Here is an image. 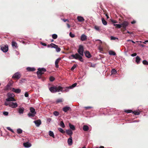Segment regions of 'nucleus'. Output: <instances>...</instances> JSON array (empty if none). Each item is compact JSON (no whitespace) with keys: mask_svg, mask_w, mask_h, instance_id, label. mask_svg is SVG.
I'll list each match as a JSON object with an SVG mask.
<instances>
[{"mask_svg":"<svg viewBox=\"0 0 148 148\" xmlns=\"http://www.w3.org/2000/svg\"><path fill=\"white\" fill-rule=\"evenodd\" d=\"M84 47L82 45H79L77 50L78 53H76L75 55L72 54L71 55V56L73 57V59L78 60L81 62H83L84 60L82 58V56L84 55Z\"/></svg>","mask_w":148,"mask_h":148,"instance_id":"obj_1","label":"nucleus"},{"mask_svg":"<svg viewBox=\"0 0 148 148\" xmlns=\"http://www.w3.org/2000/svg\"><path fill=\"white\" fill-rule=\"evenodd\" d=\"M61 88V86H59L58 87L53 86L49 88V90L51 92L55 93L59 92Z\"/></svg>","mask_w":148,"mask_h":148,"instance_id":"obj_2","label":"nucleus"},{"mask_svg":"<svg viewBox=\"0 0 148 148\" xmlns=\"http://www.w3.org/2000/svg\"><path fill=\"white\" fill-rule=\"evenodd\" d=\"M30 112H29L27 114V115L29 117H34L36 114V112L35 110L33 108L31 107L30 108Z\"/></svg>","mask_w":148,"mask_h":148,"instance_id":"obj_3","label":"nucleus"},{"mask_svg":"<svg viewBox=\"0 0 148 148\" xmlns=\"http://www.w3.org/2000/svg\"><path fill=\"white\" fill-rule=\"evenodd\" d=\"M1 49L4 52H6L8 50V46L7 45H3L1 47Z\"/></svg>","mask_w":148,"mask_h":148,"instance_id":"obj_4","label":"nucleus"},{"mask_svg":"<svg viewBox=\"0 0 148 148\" xmlns=\"http://www.w3.org/2000/svg\"><path fill=\"white\" fill-rule=\"evenodd\" d=\"M21 75L19 73L17 72L15 73L12 76V78L14 79H18L21 77Z\"/></svg>","mask_w":148,"mask_h":148,"instance_id":"obj_5","label":"nucleus"},{"mask_svg":"<svg viewBox=\"0 0 148 148\" xmlns=\"http://www.w3.org/2000/svg\"><path fill=\"white\" fill-rule=\"evenodd\" d=\"M121 25V27H123L124 31L126 30V27L128 25L129 23L127 21H124Z\"/></svg>","mask_w":148,"mask_h":148,"instance_id":"obj_6","label":"nucleus"},{"mask_svg":"<svg viewBox=\"0 0 148 148\" xmlns=\"http://www.w3.org/2000/svg\"><path fill=\"white\" fill-rule=\"evenodd\" d=\"M9 106L12 108H15L18 106V104L16 102H10L9 103Z\"/></svg>","mask_w":148,"mask_h":148,"instance_id":"obj_7","label":"nucleus"},{"mask_svg":"<svg viewBox=\"0 0 148 148\" xmlns=\"http://www.w3.org/2000/svg\"><path fill=\"white\" fill-rule=\"evenodd\" d=\"M37 74L38 75V78H41L42 79V80L43 81H44L45 80V78L42 77V75L43 74L40 73V72H38V71L37 72Z\"/></svg>","mask_w":148,"mask_h":148,"instance_id":"obj_8","label":"nucleus"},{"mask_svg":"<svg viewBox=\"0 0 148 148\" xmlns=\"http://www.w3.org/2000/svg\"><path fill=\"white\" fill-rule=\"evenodd\" d=\"M61 89L60 90V91L62 92L65 91L68 92L69 91V89H70L69 86L65 87H61Z\"/></svg>","mask_w":148,"mask_h":148,"instance_id":"obj_9","label":"nucleus"},{"mask_svg":"<svg viewBox=\"0 0 148 148\" xmlns=\"http://www.w3.org/2000/svg\"><path fill=\"white\" fill-rule=\"evenodd\" d=\"M84 54L86 57L88 58H90L92 57V56L90 54L89 52L86 51L84 52Z\"/></svg>","mask_w":148,"mask_h":148,"instance_id":"obj_10","label":"nucleus"},{"mask_svg":"<svg viewBox=\"0 0 148 148\" xmlns=\"http://www.w3.org/2000/svg\"><path fill=\"white\" fill-rule=\"evenodd\" d=\"M34 122L35 124L36 125L37 127H39L41 124V122L40 120H38L34 121Z\"/></svg>","mask_w":148,"mask_h":148,"instance_id":"obj_11","label":"nucleus"},{"mask_svg":"<svg viewBox=\"0 0 148 148\" xmlns=\"http://www.w3.org/2000/svg\"><path fill=\"white\" fill-rule=\"evenodd\" d=\"M63 111L65 112H66L68 111H71V109L69 107L66 106L63 108Z\"/></svg>","mask_w":148,"mask_h":148,"instance_id":"obj_12","label":"nucleus"},{"mask_svg":"<svg viewBox=\"0 0 148 148\" xmlns=\"http://www.w3.org/2000/svg\"><path fill=\"white\" fill-rule=\"evenodd\" d=\"M61 59V58H59L58 59H57L56 61L55 62V66L56 68H58L59 67L58 64L59 62H60V61Z\"/></svg>","mask_w":148,"mask_h":148,"instance_id":"obj_13","label":"nucleus"},{"mask_svg":"<svg viewBox=\"0 0 148 148\" xmlns=\"http://www.w3.org/2000/svg\"><path fill=\"white\" fill-rule=\"evenodd\" d=\"M12 91L16 93H20L21 92V89H16L14 88H12Z\"/></svg>","mask_w":148,"mask_h":148,"instance_id":"obj_14","label":"nucleus"},{"mask_svg":"<svg viewBox=\"0 0 148 148\" xmlns=\"http://www.w3.org/2000/svg\"><path fill=\"white\" fill-rule=\"evenodd\" d=\"M66 133L70 136H70H71L73 134V132L70 129L66 130Z\"/></svg>","mask_w":148,"mask_h":148,"instance_id":"obj_15","label":"nucleus"},{"mask_svg":"<svg viewBox=\"0 0 148 148\" xmlns=\"http://www.w3.org/2000/svg\"><path fill=\"white\" fill-rule=\"evenodd\" d=\"M24 110V108L23 107H20L17 109L18 113L20 114H23V113Z\"/></svg>","mask_w":148,"mask_h":148,"instance_id":"obj_16","label":"nucleus"},{"mask_svg":"<svg viewBox=\"0 0 148 148\" xmlns=\"http://www.w3.org/2000/svg\"><path fill=\"white\" fill-rule=\"evenodd\" d=\"M6 101H16V100L13 97H11L7 99H6Z\"/></svg>","mask_w":148,"mask_h":148,"instance_id":"obj_17","label":"nucleus"},{"mask_svg":"<svg viewBox=\"0 0 148 148\" xmlns=\"http://www.w3.org/2000/svg\"><path fill=\"white\" fill-rule=\"evenodd\" d=\"M72 136H70L68 140V144L69 145H71L72 144Z\"/></svg>","mask_w":148,"mask_h":148,"instance_id":"obj_18","label":"nucleus"},{"mask_svg":"<svg viewBox=\"0 0 148 148\" xmlns=\"http://www.w3.org/2000/svg\"><path fill=\"white\" fill-rule=\"evenodd\" d=\"M87 36L83 34L81 36V39L82 41H84L86 40Z\"/></svg>","mask_w":148,"mask_h":148,"instance_id":"obj_19","label":"nucleus"},{"mask_svg":"<svg viewBox=\"0 0 148 148\" xmlns=\"http://www.w3.org/2000/svg\"><path fill=\"white\" fill-rule=\"evenodd\" d=\"M77 19L79 21L82 22L84 21V18L82 17L81 16H78L77 17Z\"/></svg>","mask_w":148,"mask_h":148,"instance_id":"obj_20","label":"nucleus"},{"mask_svg":"<svg viewBox=\"0 0 148 148\" xmlns=\"http://www.w3.org/2000/svg\"><path fill=\"white\" fill-rule=\"evenodd\" d=\"M141 60V58L138 56H137L136 58V62L138 64L140 63V61Z\"/></svg>","mask_w":148,"mask_h":148,"instance_id":"obj_21","label":"nucleus"},{"mask_svg":"<svg viewBox=\"0 0 148 148\" xmlns=\"http://www.w3.org/2000/svg\"><path fill=\"white\" fill-rule=\"evenodd\" d=\"M23 145L25 147H30L31 145L30 143L28 142L25 143H23Z\"/></svg>","mask_w":148,"mask_h":148,"instance_id":"obj_22","label":"nucleus"},{"mask_svg":"<svg viewBox=\"0 0 148 148\" xmlns=\"http://www.w3.org/2000/svg\"><path fill=\"white\" fill-rule=\"evenodd\" d=\"M12 88L11 87V86H10L9 85H7L6 86L5 88V90H12Z\"/></svg>","mask_w":148,"mask_h":148,"instance_id":"obj_23","label":"nucleus"},{"mask_svg":"<svg viewBox=\"0 0 148 148\" xmlns=\"http://www.w3.org/2000/svg\"><path fill=\"white\" fill-rule=\"evenodd\" d=\"M38 72H40V73L43 74L44 73H42L43 72H45L46 71V70L44 68H38Z\"/></svg>","mask_w":148,"mask_h":148,"instance_id":"obj_24","label":"nucleus"},{"mask_svg":"<svg viewBox=\"0 0 148 148\" xmlns=\"http://www.w3.org/2000/svg\"><path fill=\"white\" fill-rule=\"evenodd\" d=\"M27 70L28 71H33L35 70V69L34 68H31L30 67H28L27 68Z\"/></svg>","mask_w":148,"mask_h":148,"instance_id":"obj_25","label":"nucleus"},{"mask_svg":"<svg viewBox=\"0 0 148 148\" xmlns=\"http://www.w3.org/2000/svg\"><path fill=\"white\" fill-rule=\"evenodd\" d=\"M69 125L70 127V128L71 129L73 130H75V128L74 126L73 125L71 124V123H69Z\"/></svg>","mask_w":148,"mask_h":148,"instance_id":"obj_26","label":"nucleus"},{"mask_svg":"<svg viewBox=\"0 0 148 148\" xmlns=\"http://www.w3.org/2000/svg\"><path fill=\"white\" fill-rule=\"evenodd\" d=\"M83 130L84 131H87L89 130V127L87 125H84L83 127Z\"/></svg>","mask_w":148,"mask_h":148,"instance_id":"obj_27","label":"nucleus"},{"mask_svg":"<svg viewBox=\"0 0 148 148\" xmlns=\"http://www.w3.org/2000/svg\"><path fill=\"white\" fill-rule=\"evenodd\" d=\"M54 48H55L56 49V51L57 52H59L61 50V49L58 47V46L56 45V47H55V46L54 47Z\"/></svg>","mask_w":148,"mask_h":148,"instance_id":"obj_28","label":"nucleus"},{"mask_svg":"<svg viewBox=\"0 0 148 148\" xmlns=\"http://www.w3.org/2000/svg\"><path fill=\"white\" fill-rule=\"evenodd\" d=\"M56 47V45L53 43H51L50 45H48L47 46L48 47H51L54 48V46Z\"/></svg>","mask_w":148,"mask_h":148,"instance_id":"obj_29","label":"nucleus"},{"mask_svg":"<svg viewBox=\"0 0 148 148\" xmlns=\"http://www.w3.org/2000/svg\"><path fill=\"white\" fill-rule=\"evenodd\" d=\"M109 54L111 55L115 56L116 55V53L114 51H109Z\"/></svg>","mask_w":148,"mask_h":148,"instance_id":"obj_30","label":"nucleus"},{"mask_svg":"<svg viewBox=\"0 0 148 148\" xmlns=\"http://www.w3.org/2000/svg\"><path fill=\"white\" fill-rule=\"evenodd\" d=\"M12 46L13 47H14L16 48L17 47V44L15 42H14V41L12 42Z\"/></svg>","mask_w":148,"mask_h":148,"instance_id":"obj_31","label":"nucleus"},{"mask_svg":"<svg viewBox=\"0 0 148 148\" xmlns=\"http://www.w3.org/2000/svg\"><path fill=\"white\" fill-rule=\"evenodd\" d=\"M49 134L50 136H52L53 138H55V136L54 134V133L53 132L50 131L49 132Z\"/></svg>","mask_w":148,"mask_h":148,"instance_id":"obj_32","label":"nucleus"},{"mask_svg":"<svg viewBox=\"0 0 148 148\" xmlns=\"http://www.w3.org/2000/svg\"><path fill=\"white\" fill-rule=\"evenodd\" d=\"M101 20L102 23L103 24V25H107V22L105 20L104 18H101Z\"/></svg>","mask_w":148,"mask_h":148,"instance_id":"obj_33","label":"nucleus"},{"mask_svg":"<svg viewBox=\"0 0 148 148\" xmlns=\"http://www.w3.org/2000/svg\"><path fill=\"white\" fill-rule=\"evenodd\" d=\"M60 125L62 128H64L65 127L63 121H61L60 122Z\"/></svg>","mask_w":148,"mask_h":148,"instance_id":"obj_34","label":"nucleus"},{"mask_svg":"<svg viewBox=\"0 0 148 148\" xmlns=\"http://www.w3.org/2000/svg\"><path fill=\"white\" fill-rule=\"evenodd\" d=\"M77 85V83H75L73 84H72L71 86H69V87L70 88V89H72L75 87Z\"/></svg>","mask_w":148,"mask_h":148,"instance_id":"obj_35","label":"nucleus"},{"mask_svg":"<svg viewBox=\"0 0 148 148\" xmlns=\"http://www.w3.org/2000/svg\"><path fill=\"white\" fill-rule=\"evenodd\" d=\"M114 25L118 28H120L121 27V24H114Z\"/></svg>","mask_w":148,"mask_h":148,"instance_id":"obj_36","label":"nucleus"},{"mask_svg":"<svg viewBox=\"0 0 148 148\" xmlns=\"http://www.w3.org/2000/svg\"><path fill=\"white\" fill-rule=\"evenodd\" d=\"M58 129L59 132L62 133H64L65 132V131L61 128H58Z\"/></svg>","mask_w":148,"mask_h":148,"instance_id":"obj_37","label":"nucleus"},{"mask_svg":"<svg viewBox=\"0 0 148 148\" xmlns=\"http://www.w3.org/2000/svg\"><path fill=\"white\" fill-rule=\"evenodd\" d=\"M112 74H114L116 73V71L115 69H113L111 71Z\"/></svg>","mask_w":148,"mask_h":148,"instance_id":"obj_38","label":"nucleus"},{"mask_svg":"<svg viewBox=\"0 0 148 148\" xmlns=\"http://www.w3.org/2000/svg\"><path fill=\"white\" fill-rule=\"evenodd\" d=\"M133 113L136 115H138L139 114L140 112L137 111H135L133 112Z\"/></svg>","mask_w":148,"mask_h":148,"instance_id":"obj_39","label":"nucleus"},{"mask_svg":"<svg viewBox=\"0 0 148 148\" xmlns=\"http://www.w3.org/2000/svg\"><path fill=\"white\" fill-rule=\"evenodd\" d=\"M52 38L54 39H56L57 37H58V36L57 34H53L52 36Z\"/></svg>","mask_w":148,"mask_h":148,"instance_id":"obj_40","label":"nucleus"},{"mask_svg":"<svg viewBox=\"0 0 148 148\" xmlns=\"http://www.w3.org/2000/svg\"><path fill=\"white\" fill-rule=\"evenodd\" d=\"M55 79V78L53 76H50L49 77V80L51 82L53 81Z\"/></svg>","mask_w":148,"mask_h":148,"instance_id":"obj_41","label":"nucleus"},{"mask_svg":"<svg viewBox=\"0 0 148 148\" xmlns=\"http://www.w3.org/2000/svg\"><path fill=\"white\" fill-rule=\"evenodd\" d=\"M53 114L55 116H58L59 114V112L56 111H54L53 113Z\"/></svg>","mask_w":148,"mask_h":148,"instance_id":"obj_42","label":"nucleus"},{"mask_svg":"<svg viewBox=\"0 0 148 148\" xmlns=\"http://www.w3.org/2000/svg\"><path fill=\"white\" fill-rule=\"evenodd\" d=\"M62 101H63L62 99H57V100H56V102L57 103H59L61 102Z\"/></svg>","mask_w":148,"mask_h":148,"instance_id":"obj_43","label":"nucleus"},{"mask_svg":"<svg viewBox=\"0 0 148 148\" xmlns=\"http://www.w3.org/2000/svg\"><path fill=\"white\" fill-rule=\"evenodd\" d=\"M22 132V130L20 129H18L17 130V132L18 134H21Z\"/></svg>","mask_w":148,"mask_h":148,"instance_id":"obj_44","label":"nucleus"},{"mask_svg":"<svg viewBox=\"0 0 148 148\" xmlns=\"http://www.w3.org/2000/svg\"><path fill=\"white\" fill-rule=\"evenodd\" d=\"M143 64L144 65H148V62L146 60H144L143 61Z\"/></svg>","mask_w":148,"mask_h":148,"instance_id":"obj_45","label":"nucleus"},{"mask_svg":"<svg viewBox=\"0 0 148 148\" xmlns=\"http://www.w3.org/2000/svg\"><path fill=\"white\" fill-rule=\"evenodd\" d=\"M76 67V65L75 64H74L73 66L72 67L71 69V71H73L74 70Z\"/></svg>","mask_w":148,"mask_h":148,"instance_id":"obj_46","label":"nucleus"},{"mask_svg":"<svg viewBox=\"0 0 148 148\" xmlns=\"http://www.w3.org/2000/svg\"><path fill=\"white\" fill-rule=\"evenodd\" d=\"M116 39H117V40L118 39V38H116L115 37L113 36H111V40H115Z\"/></svg>","mask_w":148,"mask_h":148,"instance_id":"obj_47","label":"nucleus"},{"mask_svg":"<svg viewBox=\"0 0 148 148\" xmlns=\"http://www.w3.org/2000/svg\"><path fill=\"white\" fill-rule=\"evenodd\" d=\"M95 28L97 31H99L100 30L99 27L98 26H95Z\"/></svg>","mask_w":148,"mask_h":148,"instance_id":"obj_48","label":"nucleus"},{"mask_svg":"<svg viewBox=\"0 0 148 148\" xmlns=\"http://www.w3.org/2000/svg\"><path fill=\"white\" fill-rule=\"evenodd\" d=\"M125 112L127 113H130L132 112H133L132 111V110H127L125 111Z\"/></svg>","mask_w":148,"mask_h":148,"instance_id":"obj_49","label":"nucleus"},{"mask_svg":"<svg viewBox=\"0 0 148 148\" xmlns=\"http://www.w3.org/2000/svg\"><path fill=\"white\" fill-rule=\"evenodd\" d=\"M69 35L72 38H73L75 36V35L73 34H72L71 32L70 33Z\"/></svg>","mask_w":148,"mask_h":148,"instance_id":"obj_50","label":"nucleus"},{"mask_svg":"<svg viewBox=\"0 0 148 148\" xmlns=\"http://www.w3.org/2000/svg\"><path fill=\"white\" fill-rule=\"evenodd\" d=\"M3 114L7 116L8 114V112H4Z\"/></svg>","mask_w":148,"mask_h":148,"instance_id":"obj_51","label":"nucleus"},{"mask_svg":"<svg viewBox=\"0 0 148 148\" xmlns=\"http://www.w3.org/2000/svg\"><path fill=\"white\" fill-rule=\"evenodd\" d=\"M29 96V94L27 92H26L25 94V96L26 97H28Z\"/></svg>","mask_w":148,"mask_h":148,"instance_id":"obj_52","label":"nucleus"},{"mask_svg":"<svg viewBox=\"0 0 148 148\" xmlns=\"http://www.w3.org/2000/svg\"><path fill=\"white\" fill-rule=\"evenodd\" d=\"M7 129L9 130L11 132H14V131L12 129L10 128V127H8Z\"/></svg>","mask_w":148,"mask_h":148,"instance_id":"obj_53","label":"nucleus"},{"mask_svg":"<svg viewBox=\"0 0 148 148\" xmlns=\"http://www.w3.org/2000/svg\"><path fill=\"white\" fill-rule=\"evenodd\" d=\"M40 44L44 46H46L47 45V44L46 43H43V42H41Z\"/></svg>","mask_w":148,"mask_h":148,"instance_id":"obj_54","label":"nucleus"},{"mask_svg":"<svg viewBox=\"0 0 148 148\" xmlns=\"http://www.w3.org/2000/svg\"><path fill=\"white\" fill-rule=\"evenodd\" d=\"M111 21L113 23H117V22L116 20H111Z\"/></svg>","mask_w":148,"mask_h":148,"instance_id":"obj_55","label":"nucleus"},{"mask_svg":"<svg viewBox=\"0 0 148 148\" xmlns=\"http://www.w3.org/2000/svg\"><path fill=\"white\" fill-rule=\"evenodd\" d=\"M99 50L101 51H103V48L102 47H100V46H99Z\"/></svg>","mask_w":148,"mask_h":148,"instance_id":"obj_56","label":"nucleus"},{"mask_svg":"<svg viewBox=\"0 0 148 148\" xmlns=\"http://www.w3.org/2000/svg\"><path fill=\"white\" fill-rule=\"evenodd\" d=\"M137 55V54L136 53H134L133 54H132L131 55V56H132L134 57L136 56Z\"/></svg>","mask_w":148,"mask_h":148,"instance_id":"obj_57","label":"nucleus"},{"mask_svg":"<svg viewBox=\"0 0 148 148\" xmlns=\"http://www.w3.org/2000/svg\"><path fill=\"white\" fill-rule=\"evenodd\" d=\"M12 84V82H9L8 83V84L7 85H10V86H11Z\"/></svg>","mask_w":148,"mask_h":148,"instance_id":"obj_58","label":"nucleus"},{"mask_svg":"<svg viewBox=\"0 0 148 148\" xmlns=\"http://www.w3.org/2000/svg\"><path fill=\"white\" fill-rule=\"evenodd\" d=\"M136 23V21L135 20H134L132 21L131 22V23L132 24H134V23Z\"/></svg>","mask_w":148,"mask_h":148,"instance_id":"obj_59","label":"nucleus"},{"mask_svg":"<svg viewBox=\"0 0 148 148\" xmlns=\"http://www.w3.org/2000/svg\"><path fill=\"white\" fill-rule=\"evenodd\" d=\"M85 108L87 110V109H90L91 108V107H89V106H88V107H85Z\"/></svg>","mask_w":148,"mask_h":148,"instance_id":"obj_60","label":"nucleus"},{"mask_svg":"<svg viewBox=\"0 0 148 148\" xmlns=\"http://www.w3.org/2000/svg\"><path fill=\"white\" fill-rule=\"evenodd\" d=\"M105 14H106V16L107 17V18H109V17L108 16V15L107 13H105Z\"/></svg>","mask_w":148,"mask_h":148,"instance_id":"obj_61","label":"nucleus"},{"mask_svg":"<svg viewBox=\"0 0 148 148\" xmlns=\"http://www.w3.org/2000/svg\"><path fill=\"white\" fill-rule=\"evenodd\" d=\"M63 21L64 22H66V21H69V20H68V19H63Z\"/></svg>","mask_w":148,"mask_h":148,"instance_id":"obj_62","label":"nucleus"},{"mask_svg":"<svg viewBox=\"0 0 148 148\" xmlns=\"http://www.w3.org/2000/svg\"><path fill=\"white\" fill-rule=\"evenodd\" d=\"M67 25L68 28H70V25L69 24H67Z\"/></svg>","mask_w":148,"mask_h":148,"instance_id":"obj_63","label":"nucleus"},{"mask_svg":"<svg viewBox=\"0 0 148 148\" xmlns=\"http://www.w3.org/2000/svg\"><path fill=\"white\" fill-rule=\"evenodd\" d=\"M96 41H100V42L101 43H102V42H101V41L100 40H99V39H97V40H96Z\"/></svg>","mask_w":148,"mask_h":148,"instance_id":"obj_64","label":"nucleus"}]
</instances>
